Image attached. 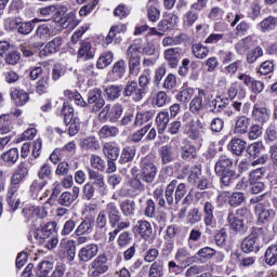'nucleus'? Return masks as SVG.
<instances>
[{"instance_id":"obj_1","label":"nucleus","mask_w":277,"mask_h":277,"mask_svg":"<svg viewBox=\"0 0 277 277\" xmlns=\"http://www.w3.org/2000/svg\"><path fill=\"white\" fill-rule=\"evenodd\" d=\"M122 111H124V108H122L121 104H115L103 107V109L98 114V119L101 122H118L120 120V116H122Z\"/></svg>"},{"instance_id":"obj_2","label":"nucleus","mask_w":277,"mask_h":277,"mask_svg":"<svg viewBox=\"0 0 277 277\" xmlns=\"http://www.w3.org/2000/svg\"><path fill=\"white\" fill-rule=\"evenodd\" d=\"M207 8H209V0H196L192 3L190 9L184 15L186 25H188V27L194 26V23L199 18L198 12H202V10H207Z\"/></svg>"},{"instance_id":"obj_3","label":"nucleus","mask_w":277,"mask_h":277,"mask_svg":"<svg viewBox=\"0 0 277 277\" xmlns=\"http://www.w3.org/2000/svg\"><path fill=\"white\" fill-rule=\"evenodd\" d=\"M88 107L91 106V110L96 114V111H101L103 107H105V98H103V91L98 88H94L88 92Z\"/></svg>"},{"instance_id":"obj_4","label":"nucleus","mask_w":277,"mask_h":277,"mask_svg":"<svg viewBox=\"0 0 277 277\" xmlns=\"http://www.w3.org/2000/svg\"><path fill=\"white\" fill-rule=\"evenodd\" d=\"M248 217V209L240 208L236 212L229 213L227 222L233 230H241L246 226L245 220Z\"/></svg>"},{"instance_id":"obj_5","label":"nucleus","mask_w":277,"mask_h":277,"mask_svg":"<svg viewBox=\"0 0 277 277\" xmlns=\"http://www.w3.org/2000/svg\"><path fill=\"white\" fill-rule=\"evenodd\" d=\"M122 94L126 97L132 98V101H134L135 103H140V101H142V98H144V96L146 95L144 89H141L137 84V81L135 80L127 82Z\"/></svg>"},{"instance_id":"obj_6","label":"nucleus","mask_w":277,"mask_h":277,"mask_svg":"<svg viewBox=\"0 0 277 277\" xmlns=\"http://www.w3.org/2000/svg\"><path fill=\"white\" fill-rule=\"evenodd\" d=\"M272 116V113L269 111V108L261 106V104H254L253 110L251 114V119L253 122H256V124H266V122L269 121V118Z\"/></svg>"},{"instance_id":"obj_7","label":"nucleus","mask_w":277,"mask_h":277,"mask_svg":"<svg viewBox=\"0 0 277 277\" xmlns=\"http://www.w3.org/2000/svg\"><path fill=\"white\" fill-rule=\"evenodd\" d=\"M182 55L183 50L181 48H169L163 51L164 62L169 68H177Z\"/></svg>"},{"instance_id":"obj_8","label":"nucleus","mask_w":277,"mask_h":277,"mask_svg":"<svg viewBox=\"0 0 277 277\" xmlns=\"http://www.w3.org/2000/svg\"><path fill=\"white\" fill-rule=\"evenodd\" d=\"M96 53V49L92 47V41L90 39H85L80 42V47L78 49L77 57L78 60H93Z\"/></svg>"},{"instance_id":"obj_9","label":"nucleus","mask_w":277,"mask_h":277,"mask_svg":"<svg viewBox=\"0 0 277 277\" xmlns=\"http://www.w3.org/2000/svg\"><path fill=\"white\" fill-rule=\"evenodd\" d=\"M126 60H128L129 74L137 77L142 70V56L133 52H126Z\"/></svg>"},{"instance_id":"obj_10","label":"nucleus","mask_w":277,"mask_h":277,"mask_svg":"<svg viewBox=\"0 0 277 277\" xmlns=\"http://www.w3.org/2000/svg\"><path fill=\"white\" fill-rule=\"evenodd\" d=\"M92 276L98 277L109 269L107 265V255L101 254L91 263Z\"/></svg>"},{"instance_id":"obj_11","label":"nucleus","mask_w":277,"mask_h":277,"mask_svg":"<svg viewBox=\"0 0 277 277\" xmlns=\"http://www.w3.org/2000/svg\"><path fill=\"white\" fill-rule=\"evenodd\" d=\"M157 176V167L148 160V158L143 159L142 166V177L145 183H153Z\"/></svg>"},{"instance_id":"obj_12","label":"nucleus","mask_w":277,"mask_h":277,"mask_svg":"<svg viewBox=\"0 0 277 277\" xmlns=\"http://www.w3.org/2000/svg\"><path fill=\"white\" fill-rule=\"evenodd\" d=\"M196 96L190 101L189 104V110L192 114H200L202 109H205V102H202V98L207 96V91L205 89H197Z\"/></svg>"},{"instance_id":"obj_13","label":"nucleus","mask_w":277,"mask_h":277,"mask_svg":"<svg viewBox=\"0 0 277 277\" xmlns=\"http://www.w3.org/2000/svg\"><path fill=\"white\" fill-rule=\"evenodd\" d=\"M10 96L17 107H23V105H27L29 103V93L25 90H21L17 88L11 89Z\"/></svg>"},{"instance_id":"obj_14","label":"nucleus","mask_w":277,"mask_h":277,"mask_svg":"<svg viewBox=\"0 0 277 277\" xmlns=\"http://www.w3.org/2000/svg\"><path fill=\"white\" fill-rule=\"evenodd\" d=\"M98 254V246L91 243L85 247H82L78 252V258L83 263H88V261H92L94 256Z\"/></svg>"},{"instance_id":"obj_15","label":"nucleus","mask_w":277,"mask_h":277,"mask_svg":"<svg viewBox=\"0 0 277 277\" xmlns=\"http://www.w3.org/2000/svg\"><path fill=\"white\" fill-rule=\"evenodd\" d=\"M38 23H42V19L34 18L28 22H23V18H21L17 34H21V36H29V34L36 29V25H38Z\"/></svg>"},{"instance_id":"obj_16","label":"nucleus","mask_w":277,"mask_h":277,"mask_svg":"<svg viewBox=\"0 0 277 277\" xmlns=\"http://www.w3.org/2000/svg\"><path fill=\"white\" fill-rule=\"evenodd\" d=\"M79 198V187L74 186L71 193L65 192L61 195L58 201L60 205H63L64 207H70L75 200Z\"/></svg>"},{"instance_id":"obj_17","label":"nucleus","mask_w":277,"mask_h":277,"mask_svg":"<svg viewBox=\"0 0 277 277\" xmlns=\"http://www.w3.org/2000/svg\"><path fill=\"white\" fill-rule=\"evenodd\" d=\"M127 72V63L124 60H120L116 62L113 66L110 77L113 81H119V79H122Z\"/></svg>"},{"instance_id":"obj_18","label":"nucleus","mask_w":277,"mask_h":277,"mask_svg":"<svg viewBox=\"0 0 277 277\" xmlns=\"http://www.w3.org/2000/svg\"><path fill=\"white\" fill-rule=\"evenodd\" d=\"M155 118V110H144L138 111L135 115L134 118V127H142V124H147V122H150Z\"/></svg>"},{"instance_id":"obj_19","label":"nucleus","mask_w":277,"mask_h":277,"mask_svg":"<svg viewBox=\"0 0 277 277\" xmlns=\"http://www.w3.org/2000/svg\"><path fill=\"white\" fill-rule=\"evenodd\" d=\"M38 177L40 179V182L35 181L32 187H36L37 189H42L44 185H47V180L51 179V168L47 164L41 167L38 173Z\"/></svg>"},{"instance_id":"obj_20","label":"nucleus","mask_w":277,"mask_h":277,"mask_svg":"<svg viewBox=\"0 0 277 277\" xmlns=\"http://www.w3.org/2000/svg\"><path fill=\"white\" fill-rule=\"evenodd\" d=\"M58 23L63 29H75V27L79 25V21L77 19L75 12H69L64 17H61Z\"/></svg>"},{"instance_id":"obj_21","label":"nucleus","mask_w":277,"mask_h":277,"mask_svg":"<svg viewBox=\"0 0 277 277\" xmlns=\"http://www.w3.org/2000/svg\"><path fill=\"white\" fill-rule=\"evenodd\" d=\"M190 51L194 57H196L197 60H207L210 52L209 47L200 42L194 43L190 48Z\"/></svg>"},{"instance_id":"obj_22","label":"nucleus","mask_w":277,"mask_h":277,"mask_svg":"<svg viewBox=\"0 0 277 277\" xmlns=\"http://www.w3.org/2000/svg\"><path fill=\"white\" fill-rule=\"evenodd\" d=\"M170 123V113L160 111L156 116V126L159 133H163L166 129H168V124Z\"/></svg>"},{"instance_id":"obj_23","label":"nucleus","mask_w":277,"mask_h":277,"mask_svg":"<svg viewBox=\"0 0 277 277\" xmlns=\"http://www.w3.org/2000/svg\"><path fill=\"white\" fill-rule=\"evenodd\" d=\"M255 213L259 215L260 222H269L274 220V215H276L274 210H265L262 203L256 205Z\"/></svg>"},{"instance_id":"obj_24","label":"nucleus","mask_w":277,"mask_h":277,"mask_svg":"<svg viewBox=\"0 0 277 277\" xmlns=\"http://www.w3.org/2000/svg\"><path fill=\"white\" fill-rule=\"evenodd\" d=\"M49 88H51V79L49 78V75L42 76L36 83V93L39 94V96H42V94L49 92Z\"/></svg>"},{"instance_id":"obj_25","label":"nucleus","mask_w":277,"mask_h":277,"mask_svg":"<svg viewBox=\"0 0 277 277\" xmlns=\"http://www.w3.org/2000/svg\"><path fill=\"white\" fill-rule=\"evenodd\" d=\"M61 247L63 248L64 252L67 254L68 261H75V256L77 254V246L72 240H63L61 242Z\"/></svg>"},{"instance_id":"obj_26","label":"nucleus","mask_w":277,"mask_h":277,"mask_svg":"<svg viewBox=\"0 0 277 277\" xmlns=\"http://www.w3.org/2000/svg\"><path fill=\"white\" fill-rule=\"evenodd\" d=\"M248 127H250V118L241 116L236 121L234 133L243 135L245 133H248Z\"/></svg>"},{"instance_id":"obj_27","label":"nucleus","mask_w":277,"mask_h":277,"mask_svg":"<svg viewBox=\"0 0 277 277\" xmlns=\"http://www.w3.org/2000/svg\"><path fill=\"white\" fill-rule=\"evenodd\" d=\"M23 213L25 217L28 220H31V217H47L48 212L44 210H40V208H36L34 206H27L24 210Z\"/></svg>"},{"instance_id":"obj_28","label":"nucleus","mask_w":277,"mask_h":277,"mask_svg":"<svg viewBox=\"0 0 277 277\" xmlns=\"http://www.w3.org/2000/svg\"><path fill=\"white\" fill-rule=\"evenodd\" d=\"M228 100L223 98L222 96H216L214 100L211 101L210 107H212V114H220L224 109H226V105H228Z\"/></svg>"},{"instance_id":"obj_29","label":"nucleus","mask_w":277,"mask_h":277,"mask_svg":"<svg viewBox=\"0 0 277 277\" xmlns=\"http://www.w3.org/2000/svg\"><path fill=\"white\" fill-rule=\"evenodd\" d=\"M51 36V25L49 23L41 24L37 27L34 38L36 40H47Z\"/></svg>"},{"instance_id":"obj_30","label":"nucleus","mask_w":277,"mask_h":277,"mask_svg":"<svg viewBox=\"0 0 277 277\" xmlns=\"http://www.w3.org/2000/svg\"><path fill=\"white\" fill-rule=\"evenodd\" d=\"M27 174H29V169L27 168V164L22 163L11 177L12 185H18Z\"/></svg>"},{"instance_id":"obj_31","label":"nucleus","mask_w":277,"mask_h":277,"mask_svg":"<svg viewBox=\"0 0 277 277\" xmlns=\"http://www.w3.org/2000/svg\"><path fill=\"white\" fill-rule=\"evenodd\" d=\"M250 47H252V36L245 37L238 41L235 49L239 55H245L246 52L250 51Z\"/></svg>"},{"instance_id":"obj_32","label":"nucleus","mask_w":277,"mask_h":277,"mask_svg":"<svg viewBox=\"0 0 277 277\" xmlns=\"http://www.w3.org/2000/svg\"><path fill=\"white\" fill-rule=\"evenodd\" d=\"M111 62H114V52L111 51L105 52L98 57L96 63V68H98L100 70H103V68H107V66H109Z\"/></svg>"},{"instance_id":"obj_33","label":"nucleus","mask_w":277,"mask_h":277,"mask_svg":"<svg viewBox=\"0 0 277 277\" xmlns=\"http://www.w3.org/2000/svg\"><path fill=\"white\" fill-rule=\"evenodd\" d=\"M276 26L277 17L274 16H268L260 23L261 31H263V34H266V31H274V29H276Z\"/></svg>"},{"instance_id":"obj_34","label":"nucleus","mask_w":277,"mask_h":277,"mask_svg":"<svg viewBox=\"0 0 277 277\" xmlns=\"http://www.w3.org/2000/svg\"><path fill=\"white\" fill-rule=\"evenodd\" d=\"M134 233L141 235V237H150V234L153 233L150 223L146 221H140L138 224L134 227Z\"/></svg>"},{"instance_id":"obj_35","label":"nucleus","mask_w":277,"mask_h":277,"mask_svg":"<svg viewBox=\"0 0 277 277\" xmlns=\"http://www.w3.org/2000/svg\"><path fill=\"white\" fill-rule=\"evenodd\" d=\"M62 44H64V39L62 37H56L45 44V51L51 54L57 53L60 52V49H62Z\"/></svg>"},{"instance_id":"obj_36","label":"nucleus","mask_w":277,"mask_h":277,"mask_svg":"<svg viewBox=\"0 0 277 277\" xmlns=\"http://www.w3.org/2000/svg\"><path fill=\"white\" fill-rule=\"evenodd\" d=\"M256 233H252L249 235L245 240L242 241L241 249L245 252H253L254 251V246L256 245Z\"/></svg>"},{"instance_id":"obj_37","label":"nucleus","mask_w":277,"mask_h":277,"mask_svg":"<svg viewBox=\"0 0 277 277\" xmlns=\"http://www.w3.org/2000/svg\"><path fill=\"white\" fill-rule=\"evenodd\" d=\"M65 96H68L70 101H74L76 105L80 107H88V102H85V100H83V96H81V93L77 91L72 92L70 90H67L65 91Z\"/></svg>"},{"instance_id":"obj_38","label":"nucleus","mask_w":277,"mask_h":277,"mask_svg":"<svg viewBox=\"0 0 277 277\" xmlns=\"http://www.w3.org/2000/svg\"><path fill=\"white\" fill-rule=\"evenodd\" d=\"M277 262V243L272 245L265 252V263L267 265H276Z\"/></svg>"},{"instance_id":"obj_39","label":"nucleus","mask_w":277,"mask_h":277,"mask_svg":"<svg viewBox=\"0 0 277 277\" xmlns=\"http://www.w3.org/2000/svg\"><path fill=\"white\" fill-rule=\"evenodd\" d=\"M120 133V130L114 126H104L101 128L98 135L102 138L116 137Z\"/></svg>"},{"instance_id":"obj_40","label":"nucleus","mask_w":277,"mask_h":277,"mask_svg":"<svg viewBox=\"0 0 277 277\" xmlns=\"http://www.w3.org/2000/svg\"><path fill=\"white\" fill-rule=\"evenodd\" d=\"M5 31H18L21 17H8L3 21Z\"/></svg>"},{"instance_id":"obj_41","label":"nucleus","mask_w":277,"mask_h":277,"mask_svg":"<svg viewBox=\"0 0 277 277\" xmlns=\"http://www.w3.org/2000/svg\"><path fill=\"white\" fill-rule=\"evenodd\" d=\"M242 64H243V62L241 60H237V61L226 65L223 68V72L225 75H228L229 77H233V76L237 75V70L241 69Z\"/></svg>"},{"instance_id":"obj_42","label":"nucleus","mask_w":277,"mask_h":277,"mask_svg":"<svg viewBox=\"0 0 277 277\" xmlns=\"http://www.w3.org/2000/svg\"><path fill=\"white\" fill-rule=\"evenodd\" d=\"M183 34H180L177 36L174 37H164L162 39V47H179V44H183Z\"/></svg>"},{"instance_id":"obj_43","label":"nucleus","mask_w":277,"mask_h":277,"mask_svg":"<svg viewBox=\"0 0 277 277\" xmlns=\"http://www.w3.org/2000/svg\"><path fill=\"white\" fill-rule=\"evenodd\" d=\"M121 92L122 85H109L105 89V93L109 101H116V98H120Z\"/></svg>"},{"instance_id":"obj_44","label":"nucleus","mask_w":277,"mask_h":277,"mask_svg":"<svg viewBox=\"0 0 277 277\" xmlns=\"http://www.w3.org/2000/svg\"><path fill=\"white\" fill-rule=\"evenodd\" d=\"M144 44L145 42L142 38L134 39L133 42L128 47L126 52L140 55V53H142L144 49Z\"/></svg>"},{"instance_id":"obj_45","label":"nucleus","mask_w":277,"mask_h":277,"mask_svg":"<svg viewBox=\"0 0 277 277\" xmlns=\"http://www.w3.org/2000/svg\"><path fill=\"white\" fill-rule=\"evenodd\" d=\"M195 90L192 88L183 89L180 93L176 94V100L180 103H189L194 96Z\"/></svg>"},{"instance_id":"obj_46","label":"nucleus","mask_w":277,"mask_h":277,"mask_svg":"<svg viewBox=\"0 0 277 277\" xmlns=\"http://www.w3.org/2000/svg\"><path fill=\"white\" fill-rule=\"evenodd\" d=\"M89 177L92 179L94 185L98 187L100 192H105V181L103 180V175L96 173V171H89Z\"/></svg>"},{"instance_id":"obj_47","label":"nucleus","mask_w":277,"mask_h":277,"mask_svg":"<svg viewBox=\"0 0 277 277\" xmlns=\"http://www.w3.org/2000/svg\"><path fill=\"white\" fill-rule=\"evenodd\" d=\"M10 124H12V117L8 114L0 116V133H10Z\"/></svg>"},{"instance_id":"obj_48","label":"nucleus","mask_w":277,"mask_h":277,"mask_svg":"<svg viewBox=\"0 0 277 277\" xmlns=\"http://www.w3.org/2000/svg\"><path fill=\"white\" fill-rule=\"evenodd\" d=\"M229 148L234 155H241L246 148V142L243 140H233L229 144Z\"/></svg>"},{"instance_id":"obj_49","label":"nucleus","mask_w":277,"mask_h":277,"mask_svg":"<svg viewBox=\"0 0 277 277\" xmlns=\"http://www.w3.org/2000/svg\"><path fill=\"white\" fill-rule=\"evenodd\" d=\"M259 57H263V48L262 47H256L255 49L250 50L247 53V62L249 64H254V62H256V60Z\"/></svg>"},{"instance_id":"obj_50","label":"nucleus","mask_w":277,"mask_h":277,"mask_svg":"<svg viewBox=\"0 0 277 277\" xmlns=\"http://www.w3.org/2000/svg\"><path fill=\"white\" fill-rule=\"evenodd\" d=\"M62 116L64 117V123L66 126L70 124L72 118H75V108L64 105L62 108Z\"/></svg>"},{"instance_id":"obj_51","label":"nucleus","mask_w":277,"mask_h":277,"mask_svg":"<svg viewBox=\"0 0 277 277\" xmlns=\"http://www.w3.org/2000/svg\"><path fill=\"white\" fill-rule=\"evenodd\" d=\"M21 62V52L18 51H10L5 55V64L9 66H16V64Z\"/></svg>"},{"instance_id":"obj_52","label":"nucleus","mask_w":277,"mask_h":277,"mask_svg":"<svg viewBox=\"0 0 277 277\" xmlns=\"http://www.w3.org/2000/svg\"><path fill=\"white\" fill-rule=\"evenodd\" d=\"M154 101H155V105H157V107H166V105H168V103H170L168 93H166L164 91H159L156 94V97Z\"/></svg>"},{"instance_id":"obj_53","label":"nucleus","mask_w":277,"mask_h":277,"mask_svg":"<svg viewBox=\"0 0 277 277\" xmlns=\"http://www.w3.org/2000/svg\"><path fill=\"white\" fill-rule=\"evenodd\" d=\"M104 154L110 161H116L120 155V150L117 147H114L111 145H105L104 146Z\"/></svg>"},{"instance_id":"obj_54","label":"nucleus","mask_w":277,"mask_h":277,"mask_svg":"<svg viewBox=\"0 0 277 277\" xmlns=\"http://www.w3.org/2000/svg\"><path fill=\"white\" fill-rule=\"evenodd\" d=\"M263 135V127L260 123H255L249 129V138L259 140Z\"/></svg>"},{"instance_id":"obj_55","label":"nucleus","mask_w":277,"mask_h":277,"mask_svg":"<svg viewBox=\"0 0 277 277\" xmlns=\"http://www.w3.org/2000/svg\"><path fill=\"white\" fill-rule=\"evenodd\" d=\"M233 166V161L228 158H222L216 164H215V172H226V170H233L230 167Z\"/></svg>"},{"instance_id":"obj_56","label":"nucleus","mask_w":277,"mask_h":277,"mask_svg":"<svg viewBox=\"0 0 277 277\" xmlns=\"http://www.w3.org/2000/svg\"><path fill=\"white\" fill-rule=\"evenodd\" d=\"M2 159L9 163H16V161H18V150H16V148H11L2 155Z\"/></svg>"},{"instance_id":"obj_57","label":"nucleus","mask_w":277,"mask_h":277,"mask_svg":"<svg viewBox=\"0 0 277 277\" xmlns=\"http://www.w3.org/2000/svg\"><path fill=\"white\" fill-rule=\"evenodd\" d=\"M65 72L66 70H64V66H62V64H55L52 68V80L60 81V79L64 77Z\"/></svg>"},{"instance_id":"obj_58","label":"nucleus","mask_w":277,"mask_h":277,"mask_svg":"<svg viewBox=\"0 0 277 277\" xmlns=\"http://www.w3.org/2000/svg\"><path fill=\"white\" fill-rule=\"evenodd\" d=\"M245 200L246 197L243 196V193H234L230 195L228 203L232 207H239V205H241Z\"/></svg>"},{"instance_id":"obj_59","label":"nucleus","mask_w":277,"mask_h":277,"mask_svg":"<svg viewBox=\"0 0 277 277\" xmlns=\"http://www.w3.org/2000/svg\"><path fill=\"white\" fill-rule=\"evenodd\" d=\"M258 72L260 75H269L271 72H274V63L272 61H265L263 62L259 69Z\"/></svg>"},{"instance_id":"obj_60","label":"nucleus","mask_w":277,"mask_h":277,"mask_svg":"<svg viewBox=\"0 0 277 277\" xmlns=\"http://www.w3.org/2000/svg\"><path fill=\"white\" fill-rule=\"evenodd\" d=\"M261 150H263V143L261 142H255L247 148V153L250 157H258Z\"/></svg>"},{"instance_id":"obj_61","label":"nucleus","mask_w":277,"mask_h":277,"mask_svg":"<svg viewBox=\"0 0 277 277\" xmlns=\"http://www.w3.org/2000/svg\"><path fill=\"white\" fill-rule=\"evenodd\" d=\"M216 174H220L223 185H229L230 181L235 179V171H233V169L223 172H216Z\"/></svg>"},{"instance_id":"obj_62","label":"nucleus","mask_w":277,"mask_h":277,"mask_svg":"<svg viewBox=\"0 0 277 277\" xmlns=\"http://www.w3.org/2000/svg\"><path fill=\"white\" fill-rule=\"evenodd\" d=\"M147 16H148V21H150V23H157V21L161 16V12L156 6H149L147 9Z\"/></svg>"},{"instance_id":"obj_63","label":"nucleus","mask_w":277,"mask_h":277,"mask_svg":"<svg viewBox=\"0 0 277 277\" xmlns=\"http://www.w3.org/2000/svg\"><path fill=\"white\" fill-rule=\"evenodd\" d=\"M224 34H210L208 38L205 40V44H217L224 40Z\"/></svg>"},{"instance_id":"obj_64","label":"nucleus","mask_w":277,"mask_h":277,"mask_svg":"<svg viewBox=\"0 0 277 277\" xmlns=\"http://www.w3.org/2000/svg\"><path fill=\"white\" fill-rule=\"evenodd\" d=\"M163 276V267L159 263L151 264L149 268V277H161Z\"/></svg>"}]
</instances>
